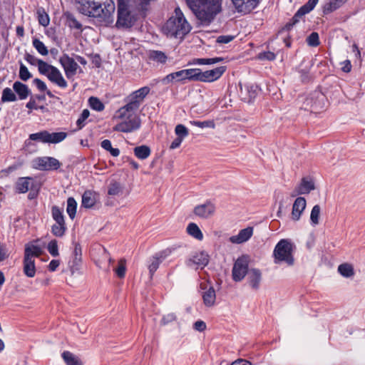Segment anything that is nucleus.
<instances>
[{"mask_svg": "<svg viewBox=\"0 0 365 365\" xmlns=\"http://www.w3.org/2000/svg\"><path fill=\"white\" fill-rule=\"evenodd\" d=\"M76 5L81 14L94 19L101 25L108 26L114 21L113 0H76Z\"/></svg>", "mask_w": 365, "mask_h": 365, "instance_id": "f257e3e1", "label": "nucleus"}, {"mask_svg": "<svg viewBox=\"0 0 365 365\" xmlns=\"http://www.w3.org/2000/svg\"><path fill=\"white\" fill-rule=\"evenodd\" d=\"M188 8L202 23L209 24L221 12L222 0H185Z\"/></svg>", "mask_w": 365, "mask_h": 365, "instance_id": "f03ea898", "label": "nucleus"}, {"mask_svg": "<svg viewBox=\"0 0 365 365\" xmlns=\"http://www.w3.org/2000/svg\"><path fill=\"white\" fill-rule=\"evenodd\" d=\"M191 26L187 22L180 8L175 9L172 16L163 25V33L168 38L182 39L191 31Z\"/></svg>", "mask_w": 365, "mask_h": 365, "instance_id": "7ed1b4c3", "label": "nucleus"}, {"mask_svg": "<svg viewBox=\"0 0 365 365\" xmlns=\"http://www.w3.org/2000/svg\"><path fill=\"white\" fill-rule=\"evenodd\" d=\"M136 110L130 109L126 106L120 108L115 115V118L121 120V122L115 125V131L122 133H131L140 127V119L135 113Z\"/></svg>", "mask_w": 365, "mask_h": 365, "instance_id": "20e7f679", "label": "nucleus"}, {"mask_svg": "<svg viewBox=\"0 0 365 365\" xmlns=\"http://www.w3.org/2000/svg\"><path fill=\"white\" fill-rule=\"evenodd\" d=\"M136 0H118V28H130L136 21L138 11Z\"/></svg>", "mask_w": 365, "mask_h": 365, "instance_id": "39448f33", "label": "nucleus"}, {"mask_svg": "<svg viewBox=\"0 0 365 365\" xmlns=\"http://www.w3.org/2000/svg\"><path fill=\"white\" fill-rule=\"evenodd\" d=\"M42 254V250L39 246L26 245L24 256V273L28 277H34L36 274L35 258Z\"/></svg>", "mask_w": 365, "mask_h": 365, "instance_id": "423d86ee", "label": "nucleus"}, {"mask_svg": "<svg viewBox=\"0 0 365 365\" xmlns=\"http://www.w3.org/2000/svg\"><path fill=\"white\" fill-rule=\"evenodd\" d=\"M292 244L288 240H281L275 246L273 255L274 263L277 264L284 262L289 266L294 264V257L292 256Z\"/></svg>", "mask_w": 365, "mask_h": 365, "instance_id": "0eeeda50", "label": "nucleus"}, {"mask_svg": "<svg viewBox=\"0 0 365 365\" xmlns=\"http://www.w3.org/2000/svg\"><path fill=\"white\" fill-rule=\"evenodd\" d=\"M226 71L225 66H220L212 70L202 71L194 68V81L202 82H213L219 79Z\"/></svg>", "mask_w": 365, "mask_h": 365, "instance_id": "6e6552de", "label": "nucleus"}, {"mask_svg": "<svg viewBox=\"0 0 365 365\" xmlns=\"http://www.w3.org/2000/svg\"><path fill=\"white\" fill-rule=\"evenodd\" d=\"M194 68L183 69L167 75L161 80V82L167 85L173 82H179L185 80L194 81Z\"/></svg>", "mask_w": 365, "mask_h": 365, "instance_id": "1a4fd4ad", "label": "nucleus"}, {"mask_svg": "<svg viewBox=\"0 0 365 365\" xmlns=\"http://www.w3.org/2000/svg\"><path fill=\"white\" fill-rule=\"evenodd\" d=\"M150 88L147 86L143 87L127 97V103L124 106L130 109L138 110L145 97L149 93Z\"/></svg>", "mask_w": 365, "mask_h": 365, "instance_id": "9d476101", "label": "nucleus"}, {"mask_svg": "<svg viewBox=\"0 0 365 365\" xmlns=\"http://www.w3.org/2000/svg\"><path fill=\"white\" fill-rule=\"evenodd\" d=\"M248 259L245 256L239 257L235 262L232 267V279L235 282L242 281L245 275L248 274Z\"/></svg>", "mask_w": 365, "mask_h": 365, "instance_id": "9b49d317", "label": "nucleus"}, {"mask_svg": "<svg viewBox=\"0 0 365 365\" xmlns=\"http://www.w3.org/2000/svg\"><path fill=\"white\" fill-rule=\"evenodd\" d=\"M318 1L319 0H309L307 4L300 7V9L297 11V13L292 19L291 21L286 24V29L289 30L296 23L299 21V18L302 17L313 10Z\"/></svg>", "mask_w": 365, "mask_h": 365, "instance_id": "f8f14e48", "label": "nucleus"}, {"mask_svg": "<svg viewBox=\"0 0 365 365\" xmlns=\"http://www.w3.org/2000/svg\"><path fill=\"white\" fill-rule=\"evenodd\" d=\"M35 168L41 170H57L61 163L52 157H42L35 160Z\"/></svg>", "mask_w": 365, "mask_h": 365, "instance_id": "ddd939ff", "label": "nucleus"}, {"mask_svg": "<svg viewBox=\"0 0 365 365\" xmlns=\"http://www.w3.org/2000/svg\"><path fill=\"white\" fill-rule=\"evenodd\" d=\"M59 62L63 68L66 76L68 78L73 77L76 73L78 65L73 58L69 57L66 54H64L60 58Z\"/></svg>", "mask_w": 365, "mask_h": 365, "instance_id": "4468645a", "label": "nucleus"}, {"mask_svg": "<svg viewBox=\"0 0 365 365\" xmlns=\"http://www.w3.org/2000/svg\"><path fill=\"white\" fill-rule=\"evenodd\" d=\"M238 12L249 13L258 5L259 0H232Z\"/></svg>", "mask_w": 365, "mask_h": 365, "instance_id": "2eb2a0df", "label": "nucleus"}, {"mask_svg": "<svg viewBox=\"0 0 365 365\" xmlns=\"http://www.w3.org/2000/svg\"><path fill=\"white\" fill-rule=\"evenodd\" d=\"M215 211V206L211 202H207L205 204L197 205L194 209V213L201 218H208L212 216Z\"/></svg>", "mask_w": 365, "mask_h": 365, "instance_id": "dca6fc26", "label": "nucleus"}, {"mask_svg": "<svg viewBox=\"0 0 365 365\" xmlns=\"http://www.w3.org/2000/svg\"><path fill=\"white\" fill-rule=\"evenodd\" d=\"M307 202L304 197H298L294 202L291 213L292 220L294 221L299 220L302 214L306 208Z\"/></svg>", "mask_w": 365, "mask_h": 365, "instance_id": "f3484780", "label": "nucleus"}, {"mask_svg": "<svg viewBox=\"0 0 365 365\" xmlns=\"http://www.w3.org/2000/svg\"><path fill=\"white\" fill-rule=\"evenodd\" d=\"M82 262V250L81 247L79 244H76L73 253V259L70 262V269L71 274H74L76 271H78L80 268Z\"/></svg>", "mask_w": 365, "mask_h": 365, "instance_id": "a211bd4d", "label": "nucleus"}, {"mask_svg": "<svg viewBox=\"0 0 365 365\" xmlns=\"http://www.w3.org/2000/svg\"><path fill=\"white\" fill-rule=\"evenodd\" d=\"M253 234V228L248 227L240 231L238 235L230 237V241L235 244H241L247 242Z\"/></svg>", "mask_w": 365, "mask_h": 365, "instance_id": "6ab92c4d", "label": "nucleus"}, {"mask_svg": "<svg viewBox=\"0 0 365 365\" xmlns=\"http://www.w3.org/2000/svg\"><path fill=\"white\" fill-rule=\"evenodd\" d=\"M167 255V251H164L158 254H156L150 259L148 269L150 277H153L155 271L159 267L160 264L166 258Z\"/></svg>", "mask_w": 365, "mask_h": 365, "instance_id": "aec40b11", "label": "nucleus"}, {"mask_svg": "<svg viewBox=\"0 0 365 365\" xmlns=\"http://www.w3.org/2000/svg\"><path fill=\"white\" fill-rule=\"evenodd\" d=\"M148 58L150 63L154 64L163 65L168 61L167 55L161 51L151 50L148 53Z\"/></svg>", "mask_w": 365, "mask_h": 365, "instance_id": "412c9836", "label": "nucleus"}, {"mask_svg": "<svg viewBox=\"0 0 365 365\" xmlns=\"http://www.w3.org/2000/svg\"><path fill=\"white\" fill-rule=\"evenodd\" d=\"M247 274V279L250 287L254 289H258L262 280V273L260 270L252 268L249 270Z\"/></svg>", "mask_w": 365, "mask_h": 365, "instance_id": "4be33fe9", "label": "nucleus"}, {"mask_svg": "<svg viewBox=\"0 0 365 365\" xmlns=\"http://www.w3.org/2000/svg\"><path fill=\"white\" fill-rule=\"evenodd\" d=\"M49 81L52 83L56 84L61 88H66L68 84L66 80L63 78L60 71L56 68L53 67V68L51 71V73L47 76Z\"/></svg>", "mask_w": 365, "mask_h": 365, "instance_id": "5701e85b", "label": "nucleus"}, {"mask_svg": "<svg viewBox=\"0 0 365 365\" xmlns=\"http://www.w3.org/2000/svg\"><path fill=\"white\" fill-rule=\"evenodd\" d=\"M209 262V256L205 252H199L195 253L189 260L188 265L192 266V264H197L201 268L205 267Z\"/></svg>", "mask_w": 365, "mask_h": 365, "instance_id": "b1692460", "label": "nucleus"}, {"mask_svg": "<svg viewBox=\"0 0 365 365\" xmlns=\"http://www.w3.org/2000/svg\"><path fill=\"white\" fill-rule=\"evenodd\" d=\"M13 89L20 100L27 98V97L31 94V91L28 86L20 81L14 82L13 84Z\"/></svg>", "mask_w": 365, "mask_h": 365, "instance_id": "393cba45", "label": "nucleus"}, {"mask_svg": "<svg viewBox=\"0 0 365 365\" xmlns=\"http://www.w3.org/2000/svg\"><path fill=\"white\" fill-rule=\"evenodd\" d=\"M97 197L98 196L96 193L91 192L90 190L84 192V193L82 195V206L86 208L92 207L96 203Z\"/></svg>", "mask_w": 365, "mask_h": 365, "instance_id": "a878e982", "label": "nucleus"}, {"mask_svg": "<svg viewBox=\"0 0 365 365\" xmlns=\"http://www.w3.org/2000/svg\"><path fill=\"white\" fill-rule=\"evenodd\" d=\"M348 0H330L328 3L323 6L324 14H329L334 11L339 9Z\"/></svg>", "mask_w": 365, "mask_h": 365, "instance_id": "bb28decb", "label": "nucleus"}, {"mask_svg": "<svg viewBox=\"0 0 365 365\" xmlns=\"http://www.w3.org/2000/svg\"><path fill=\"white\" fill-rule=\"evenodd\" d=\"M63 361L67 365H81L83 361L76 355L66 351L62 354Z\"/></svg>", "mask_w": 365, "mask_h": 365, "instance_id": "cd10ccee", "label": "nucleus"}, {"mask_svg": "<svg viewBox=\"0 0 365 365\" xmlns=\"http://www.w3.org/2000/svg\"><path fill=\"white\" fill-rule=\"evenodd\" d=\"M202 299L204 304L207 307H211L214 305L216 299V294L214 288L210 287L207 290L204 292L202 294Z\"/></svg>", "mask_w": 365, "mask_h": 365, "instance_id": "c85d7f7f", "label": "nucleus"}, {"mask_svg": "<svg viewBox=\"0 0 365 365\" xmlns=\"http://www.w3.org/2000/svg\"><path fill=\"white\" fill-rule=\"evenodd\" d=\"M339 274L346 278L354 277L355 272L352 264L349 263H343L338 267Z\"/></svg>", "mask_w": 365, "mask_h": 365, "instance_id": "c756f323", "label": "nucleus"}, {"mask_svg": "<svg viewBox=\"0 0 365 365\" xmlns=\"http://www.w3.org/2000/svg\"><path fill=\"white\" fill-rule=\"evenodd\" d=\"M299 189V192L304 194H308L314 189V185L311 179L304 178L302 180L301 183L297 186Z\"/></svg>", "mask_w": 365, "mask_h": 365, "instance_id": "7c9ffc66", "label": "nucleus"}, {"mask_svg": "<svg viewBox=\"0 0 365 365\" xmlns=\"http://www.w3.org/2000/svg\"><path fill=\"white\" fill-rule=\"evenodd\" d=\"M67 136L65 132L49 133L47 131V143H58L62 142Z\"/></svg>", "mask_w": 365, "mask_h": 365, "instance_id": "2f4dec72", "label": "nucleus"}, {"mask_svg": "<svg viewBox=\"0 0 365 365\" xmlns=\"http://www.w3.org/2000/svg\"><path fill=\"white\" fill-rule=\"evenodd\" d=\"M150 149L147 145L137 146L134 148L135 155L140 160H145L148 158L150 156Z\"/></svg>", "mask_w": 365, "mask_h": 365, "instance_id": "473e14b6", "label": "nucleus"}, {"mask_svg": "<svg viewBox=\"0 0 365 365\" xmlns=\"http://www.w3.org/2000/svg\"><path fill=\"white\" fill-rule=\"evenodd\" d=\"M31 180L30 178H20L16 184V190L20 193L26 192L29 189Z\"/></svg>", "mask_w": 365, "mask_h": 365, "instance_id": "72a5a7b5", "label": "nucleus"}, {"mask_svg": "<svg viewBox=\"0 0 365 365\" xmlns=\"http://www.w3.org/2000/svg\"><path fill=\"white\" fill-rule=\"evenodd\" d=\"M188 234L197 240H201L203 238V235L200 230L199 227L195 223H190L187 227Z\"/></svg>", "mask_w": 365, "mask_h": 365, "instance_id": "f704fd0d", "label": "nucleus"}, {"mask_svg": "<svg viewBox=\"0 0 365 365\" xmlns=\"http://www.w3.org/2000/svg\"><path fill=\"white\" fill-rule=\"evenodd\" d=\"M17 100L15 93L10 88H5L2 91L1 102H14Z\"/></svg>", "mask_w": 365, "mask_h": 365, "instance_id": "c9c22d12", "label": "nucleus"}, {"mask_svg": "<svg viewBox=\"0 0 365 365\" xmlns=\"http://www.w3.org/2000/svg\"><path fill=\"white\" fill-rule=\"evenodd\" d=\"M77 208V202L73 197H68L67 200L66 212L71 219H73L76 216Z\"/></svg>", "mask_w": 365, "mask_h": 365, "instance_id": "e433bc0d", "label": "nucleus"}, {"mask_svg": "<svg viewBox=\"0 0 365 365\" xmlns=\"http://www.w3.org/2000/svg\"><path fill=\"white\" fill-rule=\"evenodd\" d=\"M33 46L36 51L42 56H46L48 53V50L44 43L38 38H34L32 41Z\"/></svg>", "mask_w": 365, "mask_h": 365, "instance_id": "4c0bfd02", "label": "nucleus"}, {"mask_svg": "<svg viewBox=\"0 0 365 365\" xmlns=\"http://www.w3.org/2000/svg\"><path fill=\"white\" fill-rule=\"evenodd\" d=\"M113 271L119 278L124 277L126 271V260L124 258L120 259L118 261V267L113 268Z\"/></svg>", "mask_w": 365, "mask_h": 365, "instance_id": "58836bf2", "label": "nucleus"}, {"mask_svg": "<svg viewBox=\"0 0 365 365\" xmlns=\"http://www.w3.org/2000/svg\"><path fill=\"white\" fill-rule=\"evenodd\" d=\"M223 61L222 58L220 57H215V58H196L194 60L195 63L199 65H210L220 63Z\"/></svg>", "mask_w": 365, "mask_h": 365, "instance_id": "ea45409f", "label": "nucleus"}, {"mask_svg": "<svg viewBox=\"0 0 365 365\" xmlns=\"http://www.w3.org/2000/svg\"><path fill=\"white\" fill-rule=\"evenodd\" d=\"M190 124L194 126H197L200 128H210L214 129L215 128V123L213 120H208L205 121L191 120Z\"/></svg>", "mask_w": 365, "mask_h": 365, "instance_id": "a19ab883", "label": "nucleus"}, {"mask_svg": "<svg viewBox=\"0 0 365 365\" xmlns=\"http://www.w3.org/2000/svg\"><path fill=\"white\" fill-rule=\"evenodd\" d=\"M51 212H52V217H53V220L56 221V223H58V224L65 223L64 216L63 215L62 211L60 210L59 207H58L57 206H53L52 207Z\"/></svg>", "mask_w": 365, "mask_h": 365, "instance_id": "79ce46f5", "label": "nucleus"}, {"mask_svg": "<svg viewBox=\"0 0 365 365\" xmlns=\"http://www.w3.org/2000/svg\"><path fill=\"white\" fill-rule=\"evenodd\" d=\"M29 139L43 143H47V130L32 133L29 135Z\"/></svg>", "mask_w": 365, "mask_h": 365, "instance_id": "37998d69", "label": "nucleus"}, {"mask_svg": "<svg viewBox=\"0 0 365 365\" xmlns=\"http://www.w3.org/2000/svg\"><path fill=\"white\" fill-rule=\"evenodd\" d=\"M53 66L50 65L42 60V61H39L38 70L41 74L44 75L47 77L51 73V71L53 68Z\"/></svg>", "mask_w": 365, "mask_h": 365, "instance_id": "c03bdc74", "label": "nucleus"}, {"mask_svg": "<svg viewBox=\"0 0 365 365\" xmlns=\"http://www.w3.org/2000/svg\"><path fill=\"white\" fill-rule=\"evenodd\" d=\"M321 208L319 205H316L313 207L311 215H310V220L313 225H317L319 224V219L320 215Z\"/></svg>", "mask_w": 365, "mask_h": 365, "instance_id": "a18cd8bd", "label": "nucleus"}, {"mask_svg": "<svg viewBox=\"0 0 365 365\" xmlns=\"http://www.w3.org/2000/svg\"><path fill=\"white\" fill-rule=\"evenodd\" d=\"M88 102L91 108L96 111H102L105 108L103 103L96 97H91Z\"/></svg>", "mask_w": 365, "mask_h": 365, "instance_id": "49530a36", "label": "nucleus"}, {"mask_svg": "<svg viewBox=\"0 0 365 365\" xmlns=\"http://www.w3.org/2000/svg\"><path fill=\"white\" fill-rule=\"evenodd\" d=\"M66 230L65 223H56L52 226L51 232L56 237H62L64 235Z\"/></svg>", "mask_w": 365, "mask_h": 365, "instance_id": "de8ad7c7", "label": "nucleus"}, {"mask_svg": "<svg viewBox=\"0 0 365 365\" xmlns=\"http://www.w3.org/2000/svg\"><path fill=\"white\" fill-rule=\"evenodd\" d=\"M33 82L40 91L46 92V94L51 98L53 97V95L49 90L47 89L46 85L43 81L39 78H35Z\"/></svg>", "mask_w": 365, "mask_h": 365, "instance_id": "09e8293b", "label": "nucleus"}, {"mask_svg": "<svg viewBox=\"0 0 365 365\" xmlns=\"http://www.w3.org/2000/svg\"><path fill=\"white\" fill-rule=\"evenodd\" d=\"M31 74L28 70L27 67L23 64L22 63H20V68H19V78L24 81H26L30 78H31Z\"/></svg>", "mask_w": 365, "mask_h": 365, "instance_id": "8fccbe9b", "label": "nucleus"}, {"mask_svg": "<svg viewBox=\"0 0 365 365\" xmlns=\"http://www.w3.org/2000/svg\"><path fill=\"white\" fill-rule=\"evenodd\" d=\"M122 192V187L120 183L114 182L110 184L108 193L110 195H118Z\"/></svg>", "mask_w": 365, "mask_h": 365, "instance_id": "3c124183", "label": "nucleus"}, {"mask_svg": "<svg viewBox=\"0 0 365 365\" xmlns=\"http://www.w3.org/2000/svg\"><path fill=\"white\" fill-rule=\"evenodd\" d=\"M47 250L53 257L58 256L59 252L57 241L56 240L50 241L48 244Z\"/></svg>", "mask_w": 365, "mask_h": 365, "instance_id": "603ef678", "label": "nucleus"}, {"mask_svg": "<svg viewBox=\"0 0 365 365\" xmlns=\"http://www.w3.org/2000/svg\"><path fill=\"white\" fill-rule=\"evenodd\" d=\"M175 134L178 135V137L182 138L184 140L185 138H186L188 135V130L187 128L182 125L179 124L176 125L175 128Z\"/></svg>", "mask_w": 365, "mask_h": 365, "instance_id": "864d4df0", "label": "nucleus"}, {"mask_svg": "<svg viewBox=\"0 0 365 365\" xmlns=\"http://www.w3.org/2000/svg\"><path fill=\"white\" fill-rule=\"evenodd\" d=\"M307 43L311 46H317L319 44V34L316 32L312 33L307 38Z\"/></svg>", "mask_w": 365, "mask_h": 365, "instance_id": "5fc2aeb1", "label": "nucleus"}, {"mask_svg": "<svg viewBox=\"0 0 365 365\" xmlns=\"http://www.w3.org/2000/svg\"><path fill=\"white\" fill-rule=\"evenodd\" d=\"M90 115L89 110L87 109H84L79 118L77 120V125L79 127V128H81L83 126H84V121L88 118Z\"/></svg>", "mask_w": 365, "mask_h": 365, "instance_id": "6e6d98bb", "label": "nucleus"}, {"mask_svg": "<svg viewBox=\"0 0 365 365\" xmlns=\"http://www.w3.org/2000/svg\"><path fill=\"white\" fill-rule=\"evenodd\" d=\"M24 59L31 65H37L38 66L39 61H42L41 59L36 58L34 56L26 53L24 56Z\"/></svg>", "mask_w": 365, "mask_h": 365, "instance_id": "4d7b16f0", "label": "nucleus"}, {"mask_svg": "<svg viewBox=\"0 0 365 365\" xmlns=\"http://www.w3.org/2000/svg\"><path fill=\"white\" fill-rule=\"evenodd\" d=\"M275 54L271 51L262 52L258 55V58L261 60L272 61L275 58Z\"/></svg>", "mask_w": 365, "mask_h": 365, "instance_id": "13d9d810", "label": "nucleus"}, {"mask_svg": "<svg viewBox=\"0 0 365 365\" xmlns=\"http://www.w3.org/2000/svg\"><path fill=\"white\" fill-rule=\"evenodd\" d=\"M9 254L8 252V250L6 246L0 242V261H4L6 258H8Z\"/></svg>", "mask_w": 365, "mask_h": 365, "instance_id": "bf43d9fd", "label": "nucleus"}, {"mask_svg": "<svg viewBox=\"0 0 365 365\" xmlns=\"http://www.w3.org/2000/svg\"><path fill=\"white\" fill-rule=\"evenodd\" d=\"M68 22H69V26L71 28H75L76 29H81L82 27L81 24L72 16H68Z\"/></svg>", "mask_w": 365, "mask_h": 365, "instance_id": "052dcab7", "label": "nucleus"}, {"mask_svg": "<svg viewBox=\"0 0 365 365\" xmlns=\"http://www.w3.org/2000/svg\"><path fill=\"white\" fill-rule=\"evenodd\" d=\"M176 319V317L175 314L173 313H169L168 314H165L163 317L161 322L162 324H167L168 323H170Z\"/></svg>", "mask_w": 365, "mask_h": 365, "instance_id": "680f3d73", "label": "nucleus"}, {"mask_svg": "<svg viewBox=\"0 0 365 365\" xmlns=\"http://www.w3.org/2000/svg\"><path fill=\"white\" fill-rule=\"evenodd\" d=\"M234 38V36L230 35L226 36H220L217 37L216 41L219 43H228L232 41Z\"/></svg>", "mask_w": 365, "mask_h": 365, "instance_id": "e2e57ef3", "label": "nucleus"}, {"mask_svg": "<svg viewBox=\"0 0 365 365\" xmlns=\"http://www.w3.org/2000/svg\"><path fill=\"white\" fill-rule=\"evenodd\" d=\"M38 22L41 25L46 26L49 24V19L46 14H38Z\"/></svg>", "mask_w": 365, "mask_h": 365, "instance_id": "0e129e2a", "label": "nucleus"}, {"mask_svg": "<svg viewBox=\"0 0 365 365\" xmlns=\"http://www.w3.org/2000/svg\"><path fill=\"white\" fill-rule=\"evenodd\" d=\"M193 328L196 331H203L206 329V324L202 320H198L194 323Z\"/></svg>", "mask_w": 365, "mask_h": 365, "instance_id": "69168bd1", "label": "nucleus"}, {"mask_svg": "<svg viewBox=\"0 0 365 365\" xmlns=\"http://www.w3.org/2000/svg\"><path fill=\"white\" fill-rule=\"evenodd\" d=\"M60 264V261L58 260V259H53L50 262L49 264H48V269L51 271V272H54L56 270V269L58 268V267L59 266Z\"/></svg>", "mask_w": 365, "mask_h": 365, "instance_id": "338daca9", "label": "nucleus"}, {"mask_svg": "<svg viewBox=\"0 0 365 365\" xmlns=\"http://www.w3.org/2000/svg\"><path fill=\"white\" fill-rule=\"evenodd\" d=\"M341 70L344 72L349 73L351 69V64L349 60H346L341 63Z\"/></svg>", "mask_w": 365, "mask_h": 365, "instance_id": "774afa93", "label": "nucleus"}]
</instances>
